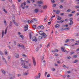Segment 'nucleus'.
Wrapping results in <instances>:
<instances>
[{"label": "nucleus", "mask_w": 79, "mask_h": 79, "mask_svg": "<svg viewBox=\"0 0 79 79\" xmlns=\"http://www.w3.org/2000/svg\"><path fill=\"white\" fill-rule=\"evenodd\" d=\"M60 31H64V28H61L60 29Z\"/></svg>", "instance_id": "obj_64"}, {"label": "nucleus", "mask_w": 79, "mask_h": 79, "mask_svg": "<svg viewBox=\"0 0 79 79\" xmlns=\"http://www.w3.org/2000/svg\"><path fill=\"white\" fill-rule=\"evenodd\" d=\"M5 54H6V55H7V53H8V52L7 51H5Z\"/></svg>", "instance_id": "obj_37"}, {"label": "nucleus", "mask_w": 79, "mask_h": 79, "mask_svg": "<svg viewBox=\"0 0 79 79\" xmlns=\"http://www.w3.org/2000/svg\"><path fill=\"white\" fill-rule=\"evenodd\" d=\"M22 56H25V57H26V56H26V55L25 54H23Z\"/></svg>", "instance_id": "obj_56"}, {"label": "nucleus", "mask_w": 79, "mask_h": 79, "mask_svg": "<svg viewBox=\"0 0 79 79\" xmlns=\"http://www.w3.org/2000/svg\"><path fill=\"white\" fill-rule=\"evenodd\" d=\"M37 21V20H36L35 18L34 19L31 20V21Z\"/></svg>", "instance_id": "obj_32"}, {"label": "nucleus", "mask_w": 79, "mask_h": 79, "mask_svg": "<svg viewBox=\"0 0 79 79\" xmlns=\"http://www.w3.org/2000/svg\"><path fill=\"white\" fill-rule=\"evenodd\" d=\"M72 16H73V15H72V14H69V17Z\"/></svg>", "instance_id": "obj_46"}, {"label": "nucleus", "mask_w": 79, "mask_h": 79, "mask_svg": "<svg viewBox=\"0 0 79 79\" xmlns=\"http://www.w3.org/2000/svg\"><path fill=\"white\" fill-rule=\"evenodd\" d=\"M23 67L26 68V69H27V68H28V67H27V66L26 65L24 66V67Z\"/></svg>", "instance_id": "obj_36"}, {"label": "nucleus", "mask_w": 79, "mask_h": 79, "mask_svg": "<svg viewBox=\"0 0 79 79\" xmlns=\"http://www.w3.org/2000/svg\"><path fill=\"white\" fill-rule=\"evenodd\" d=\"M60 27V25L59 24H56L55 25V27L56 28H57V27Z\"/></svg>", "instance_id": "obj_10"}, {"label": "nucleus", "mask_w": 79, "mask_h": 79, "mask_svg": "<svg viewBox=\"0 0 79 79\" xmlns=\"http://www.w3.org/2000/svg\"><path fill=\"white\" fill-rule=\"evenodd\" d=\"M73 20V18H71L70 19V21H72Z\"/></svg>", "instance_id": "obj_49"}, {"label": "nucleus", "mask_w": 79, "mask_h": 79, "mask_svg": "<svg viewBox=\"0 0 79 79\" xmlns=\"http://www.w3.org/2000/svg\"><path fill=\"white\" fill-rule=\"evenodd\" d=\"M10 79H13V77H12V75H10Z\"/></svg>", "instance_id": "obj_34"}, {"label": "nucleus", "mask_w": 79, "mask_h": 79, "mask_svg": "<svg viewBox=\"0 0 79 79\" xmlns=\"http://www.w3.org/2000/svg\"><path fill=\"white\" fill-rule=\"evenodd\" d=\"M39 10L38 8L35 9L34 10V11L36 13H37L39 12Z\"/></svg>", "instance_id": "obj_6"}, {"label": "nucleus", "mask_w": 79, "mask_h": 79, "mask_svg": "<svg viewBox=\"0 0 79 79\" xmlns=\"http://www.w3.org/2000/svg\"><path fill=\"white\" fill-rule=\"evenodd\" d=\"M19 37H21L22 39H23H23H24V37L22 35H20Z\"/></svg>", "instance_id": "obj_15"}, {"label": "nucleus", "mask_w": 79, "mask_h": 79, "mask_svg": "<svg viewBox=\"0 0 79 79\" xmlns=\"http://www.w3.org/2000/svg\"><path fill=\"white\" fill-rule=\"evenodd\" d=\"M59 7L60 8H63V6H62V5H60L59 6Z\"/></svg>", "instance_id": "obj_35"}, {"label": "nucleus", "mask_w": 79, "mask_h": 79, "mask_svg": "<svg viewBox=\"0 0 79 79\" xmlns=\"http://www.w3.org/2000/svg\"><path fill=\"white\" fill-rule=\"evenodd\" d=\"M37 3L39 4H43V3H44V2H43L40 1L37 2Z\"/></svg>", "instance_id": "obj_12"}, {"label": "nucleus", "mask_w": 79, "mask_h": 79, "mask_svg": "<svg viewBox=\"0 0 79 79\" xmlns=\"http://www.w3.org/2000/svg\"><path fill=\"white\" fill-rule=\"evenodd\" d=\"M70 53L71 55H72V54H74V52H72Z\"/></svg>", "instance_id": "obj_54"}, {"label": "nucleus", "mask_w": 79, "mask_h": 79, "mask_svg": "<svg viewBox=\"0 0 79 79\" xmlns=\"http://www.w3.org/2000/svg\"><path fill=\"white\" fill-rule=\"evenodd\" d=\"M63 67H64V68H68V69L69 68L68 67H67L65 65H63Z\"/></svg>", "instance_id": "obj_24"}, {"label": "nucleus", "mask_w": 79, "mask_h": 79, "mask_svg": "<svg viewBox=\"0 0 79 79\" xmlns=\"http://www.w3.org/2000/svg\"><path fill=\"white\" fill-rule=\"evenodd\" d=\"M23 5H26V2H24Z\"/></svg>", "instance_id": "obj_58"}, {"label": "nucleus", "mask_w": 79, "mask_h": 79, "mask_svg": "<svg viewBox=\"0 0 79 79\" xmlns=\"http://www.w3.org/2000/svg\"><path fill=\"white\" fill-rule=\"evenodd\" d=\"M68 27V24L65 25L64 27Z\"/></svg>", "instance_id": "obj_55"}, {"label": "nucleus", "mask_w": 79, "mask_h": 79, "mask_svg": "<svg viewBox=\"0 0 79 79\" xmlns=\"http://www.w3.org/2000/svg\"><path fill=\"white\" fill-rule=\"evenodd\" d=\"M13 22L16 26H18V23H17L15 22V20H13Z\"/></svg>", "instance_id": "obj_7"}, {"label": "nucleus", "mask_w": 79, "mask_h": 79, "mask_svg": "<svg viewBox=\"0 0 79 79\" xmlns=\"http://www.w3.org/2000/svg\"><path fill=\"white\" fill-rule=\"evenodd\" d=\"M79 8V6H75V8L77 9V8Z\"/></svg>", "instance_id": "obj_27"}, {"label": "nucleus", "mask_w": 79, "mask_h": 79, "mask_svg": "<svg viewBox=\"0 0 79 79\" xmlns=\"http://www.w3.org/2000/svg\"><path fill=\"white\" fill-rule=\"evenodd\" d=\"M0 54L2 56L3 55V54L2 53V52H1L0 53Z\"/></svg>", "instance_id": "obj_62"}, {"label": "nucleus", "mask_w": 79, "mask_h": 79, "mask_svg": "<svg viewBox=\"0 0 79 79\" xmlns=\"http://www.w3.org/2000/svg\"><path fill=\"white\" fill-rule=\"evenodd\" d=\"M4 35V31L3 30H2V38H3Z\"/></svg>", "instance_id": "obj_17"}, {"label": "nucleus", "mask_w": 79, "mask_h": 79, "mask_svg": "<svg viewBox=\"0 0 79 79\" xmlns=\"http://www.w3.org/2000/svg\"><path fill=\"white\" fill-rule=\"evenodd\" d=\"M69 29V28L68 27V28H65L64 29V30H65V31H68Z\"/></svg>", "instance_id": "obj_22"}, {"label": "nucleus", "mask_w": 79, "mask_h": 79, "mask_svg": "<svg viewBox=\"0 0 79 79\" xmlns=\"http://www.w3.org/2000/svg\"><path fill=\"white\" fill-rule=\"evenodd\" d=\"M39 48H37L36 49V51H37V52L39 50Z\"/></svg>", "instance_id": "obj_48"}, {"label": "nucleus", "mask_w": 79, "mask_h": 79, "mask_svg": "<svg viewBox=\"0 0 79 79\" xmlns=\"http://www.w3.org/2000/svg\"><path fill=\"white\" fill-rule=\"evenodd\" d=\"M42 35H43V37L44 38H46V37L47 36V35H46V34L44 33L42 34Z\"/></svg>", "instance_id": "obj_11"}, {"label": "nucleus", "mask_w": 79, "mask_h": 79, "mask_svg": "<svg viewBox=\"0 0 79 79\" xmlns=\"http://www.w3.org/2000/svg\"><path fill=\"white\" fill-rule=\"evenodd\" d=\"M56 14H59L60 13V10H57L56 12Z\"/></svg>", "instance_id": "obj_28"}, {"label": "nucleus", "mask_w": 79, "mask_h": 79, "mask_svg": "<svg viewBox=\"0 0 79 79\" xmlns=\"http://www.w3.org/2000/svg\"><path fill=\"white\" fill-rule=\"evenodd\" d=\"M10 58H11V56H8V60H10Z\"/></svg>", "instance_id": "obj_60"}, {"label": "nucleus", "mask_w": 79, "mask_h": 79, "mask_svg": "<svg viewBox=\"0 0 79 79\" xmlns=\"http://www.w3.org/2000/svg\"><path fill=\"white\" fill-rule=\"evenodd\" d=\"M43 36H39L38 37V39L39 40H41V39H43Z\"/></svg>", "instance_id": "obj_18"}, {"label": "nucleus", "mask_w": 79, "mask_h": 79, "mask_svg": "<svg viewBox=\"0 0 79 79\" xmlns=\"http://www.w3.org/2000/svg\"><path fill=\"white\" fill-rule=\"evenodd\" d=\"M27 2L28 3H30V1H29V0H27Z\"/></svg>", "instance_id": "obj_53"}, {"label": "nucleus", "mask_w": 79, "mask_h": 79, "mask_svg": "<svg viewBox=\"0 0 79 79\" xmlns=\"http://www.w3.org/2000/svg\"><path fill=\"white\" fill-rule=\"evenodd\" d=\"M58 18H57V20H61V18L60 17V16H58Z\"/></svg>", "instance_id": "obj_20"}, {"label": "nucleus", "mask_w": 79, "mask_h": 79, "mask_svg": "<svg viewBox=\"0 0 79 79\" xmlns=\"http://www.w3.org/2000/svg\"><path fill=\"white\" fill-rule=\"evenodd\" d=\"M44 56H45V55H43V56H42V60H44Z\"/></svg>", "instance_id": "obj_45"}, {"label": "nucleus", "mask_w": 79, "mask_h": 79, "mask_svg": "<svg viewBox=\"0 0 79 79\" xmlns=\"http://www.w3.org/2000/svg\"><path fill=\"white\" fill-rule=\"evenodd\" d=\"M44 33L43 32V31H40L39 32V34H40V35H42V34H44Z\"/></svg>", "instance_id": "obj_14"}, {"label": "nucleus", "mask_w": 79, "mask_h": 79, "mask_svg": "<svg viewBox=\"0 0 79 79\" xmlns=\"http://www.w3.org/2000/svg\"><path fill=\"white\" fill-rule=\"evenodd\" d=\"M64 13H61L60 14V15H61V16H64Z\"/></svg>", "instance_id": "obj_38"}, {"label": "nucleus", "mask_w": 79, "mask_h": 79, "mask_svg": "<svg viewBox=\"0 0 79 79\" xmlns=\"http://www.w3.org/2000/svg\"><path fill=\"white\" fill-rule=\"evenodd\" d=\"M38 27H39L41 29H44V26H43V25L39 26H38Z\"/></svg>", "instance_id": "obj_13"}, {"label": "nucleus", "mask_w": 79, "mask_h": 79, "mask_svg": "<svg viewBox=\"0 0 79 79\" xmlns=\"http://www.w3.org/2000/svg\"><path fill=\"white\" fill-rule=\"evenodd\" d=\"M27 22L29 24V23H33L34 21H31V20L30 21V20H29L27 21Z\"/></svg>", "instance_id": "obj_19"}, {"label": "nucleus", "mask_w": 79, "mask_h": 79, "mask_svg": "<svg viewBox=\"0 0 79 79\" xmlns=\"http://www.w3.org/2000/svg\"><path fill=\"white\" fill-rule=\"evenodd\" d=\"M13 20H15V16H13Z\"/></svg>", "instance_id": "obj_61"}, {"label": "nucleus", "mask_w": 79, "mask_h": 79, "mask_svg": "<svg viewBox=\"0 0 79 79\" xmlns=\"http://www.w3.org/2000/svg\"><path fill=\"white\" fill-rule=\"evenodd\" d=\"M77 55H75L73 56V58H77Z\"/></svg>", "instance_id": "obj_43"}, {"label": "nucleus", "mask_w": 79, "mask_h": 79, "mask_svg": "<svg viewBox=\"0 0 79 79\" xmlns=\"http://www.w3.org/2000/svg\"><path fill=\"white\" fill-rule=\"evenodd\" d=\"M36 26V25H33L32 27L33 28V29H35V27Z\"/></svg>", "instance_id": "obj_39"}, {"label": "nucleus", "mask_w": 79, "mask_h": 79, "mask_svg": "<svg viewBox=\"0 0 79 79\" xmlns=\"http://www.w3.org/2000/svg\"><path fill=\"white\" fill-rule=\"evenodd\" d=\"M71 11V10L68 9L67 10V12H70Z\"/></svg>", "instance_id": "obj_50"}, {"label": "nucleus", "mask_w": 79, "mask_h": 79, "mask_svg": "<svg viewBox=\"0 0 79 79\" xmlns=\"http://www.w3.org/2000/svg\"><path fill=\"white\" fill-rule=\"evenodd\" d=\"M50 76V74H48L47 76V77H49Z\"/></svg>", "instance_id": "obj_52"}, {"label": "nucleus", "mask_w": 79, "mask_h": 79, "mask_svg": "<svg viewBox=\"0 0 79 79\" xmlns=\"http://www.w3.org/2000/svg\"><path fill=\"white\" fill-rule=\"evenodd\" d=\"M12 26V22L11 21H10V23L9 24V28L11 29V26Z\"/></svg>", "instance_id": "obj_9"}, {"label": "nucleus", "mask_w": 79, "mask_h": 79, "mask_svg": "<svg viewBox=\"0 0 79 79\" xmlns=\"http://www.w3.org/2000/svg\"><path fill=\"white\" fill-rule=\"evenodd\" d=\"M56 4L53 5V6L54 7H56Z\"/></svg>", "instance_id": "obj_59"}, {"label": "nucleus", "mask_w": 79, "mask_h": 79, "mask_svg": "<svg viewBox=\"0 0 79 79\" xmlns=\"http://www.w3.org/2000/svg\"><path fill=\"white\" fill-rule=\"evenodd\" d=\"M47 6H43V9H47Z\"/></svg>", "instance_id": "obj_26"}, {"label": "nucleus", "mask_w": 79, "mask_h": 79, "mask_svg": "<svg viewBox=\"0 0 79 79\" xmlns=\"http://www.w3.org/2000/svg\"><path fill=\"white\" fill-rule=\"evenodd\" d=\"M41 74L40 73H39L38 74V76H35V79H40V75Z\"/></svg>", "instance_id": "obj_3"}, {"label": "nucleus", "mask_w": 79, "mask_h": 79, "mask_svg": "<svg viewBox=\"0 0 79 79\" xmlns=\"http://www.w3.org/2000/svg\"><path fill=\"white\" fill-rule=\"evenodd\" d=\"M30 37V39H31L32 37V34L31 33H30L29 34Z\"/></svg>", "instance_id": "obj_16"}, {"label": "nucleus", "mask_w": 79, "mask_h": 79, "mask_svg": "<svg viewBox=\"0 0 79 79\" xmlns=\"http://www.w3.org/2000/svg\"><path fill=\"white\" fill-rule=\"evenodd\" d=\"M4 23L5 24V25L6 26V21H4Z\"/></svg>", "instance_id": "obj_51"}, {"label": "nucleus", "mask_w": 79, "mask_h": 79, "mask_svg": "<svg viewBox=\"0 0 79 79\" xmlns=\"http://www.w3.org/2000/svg\"><path fill=\"white\" fill-rule=\"evenodd\" d=\"M15 58H18L19 57V54L15 53Z\"/></svg>", "instance_id": "obj_8"}, {"label": "nucleus", "mask_w": 79, "mask_h": 79, "mask_svg": "<svg viewBox=\"0 0 79 79\" xmlns=\"http://www.w3.org/2000/svg\"><path fill=\"white\" fill-rule=\"evenodd\" d=\"M70 58H71V56H69L68 57H67V59H68V60H69Z\"/></svg>", "instance_id": "obj_57"}, {"label": "nucleus", "mask_w": 79, "mask_h": 79, "mask_svg": "<svg viewBox=\"0 0 79 79\" xmlns=\"http://www.w3.org/2000/svg\"><path fill=\"white\" fill-rule=\"evenodd\" d=\"M51 2L52 3H55V1L54 0H51Z\"/></svg>", "instance_id": "obj_41"}, {"label": "nucleus", "mask_w": 79, "mask_h": 79, "mask_svg": "<svg viewBox=\"0 0 79 79\" xmlns=\"http://www.w3.org/2000/svg\"><path fill=\"white\" fill-rule=\"evenodd\" d=\"M48 17L47 15L44 18V21L45 22V20H47V19Z\"/></svg>", "instance_id": "obj_29"}, {"label": "nucleus", "mask_w": 79, "mask_h": 79, "mask_svg": "<svg viewBox=\"0 0 79 79\" xmlns=\"http://www.w3.org/2000/svg\"><path fill=\"white\" fill-rule=\"evenodd\" d=\"M75 11L73 10L71 13H75Z\"/></svg>", "instance_id": "obj_63"}, {"label": "nucleus", "mask_w": 79, "mask_h": 79, "mask_svg": "<svg viewBox=\"0 0 79 79\" xmlns=\"http://www.w3.org/2000/svg\"><path fill=\"white\" fill-rule=\"evenodd\" d=\"M32 58L34 65V66H35L36 65V62L35 61V58L34 57H33Z\"/></svg>", "instance_id": "obj_2"}, {"label": "nucleus", "mask_w": 79, "mask_h": 79, "mask_svg": "<svg viewBox=\"0 0 79 79\" xmlns=\"http://www.w3.org/2000/svg\"><path fill=\"white\" fill-rule=\"evenodd\" d=\"M73 24V21H70V23H69V25H72Z\"/></svg>", "instance_id": "obj_23"}, {"label": "nucleus", "mask_w": 79, "mask_h": 79, "mask_svg": "<svg viewBox=\"0 0 79 79\" xmlns=\"http://www.w3.org/2000/svg\"><path fill=\"white\" fill-rule=\"evenodd\" d=\"M31 39L32 41H35V42H37V39L36 37L35 36H34L33 37L31 38Z\"/></svg>", "instance_id": "obj_1"}, {"label": "nucleus", "mask_w": 79, "mask_h": 79, "mask_svg": "<svg viewBox=\"0 0 79 79\" xmlns=\"http://www.w3.org/2000/svg\"><path fill=\"white\" fill-rule=\"evenodd\" d=\"M2 73L3 74H5L6 73V72L4 70L2 71Z\"/></svg>", "instance_id": "obj_44"}, {"label": "nucleus", "mask_w": 79, "mask_h": 79, "mask_svg": "<svg viewBox=\"0 0 79 79\" xmlns=\"http://www.w3.org/2000/svg\"><path fill=\"white\" fill-rule=\"evenodd\" d=\"M27 74H28V73H24V75L25 76H27Z\"/></svg>", "instance_id": "obj_33"}, {"label": "nucleus", "mask_w": 79, "mask_h": 79, "mask_svg": "<svg viewBox=\"0 0 79 79\" xmlns=\"http://www.w3.org/2000/svg\"><path fill=\"white\" fill-rule=\"evenodd\" d=\"M55 56H59V55H58V54H57V53H56L55 55H54Z\"/></svg>", "instance_id": "obj_40"}, {"label": "nucleus", "mask_w": 79, "mask_h": 79, "mask_svg": "<svg viewBox=\"0 0 79 79\" xmlns=\"http://www.w3.org/2000/svg\"><path fill=\"white\" fill-rule=\"evenodd\" d=\"M55 52H58V50L57 49H55Z\"/></svg>", "instance_id": "obj_42"}, {"label": "nucleus", "mask_w": 79, "mask_h": 79, "mask_svg": "<svg viewBox=\"0 0 79 79\" xmlns=\"http://www.w3.org/2000/svg\"><path fill=\"white\" fill-rule=\"evenodd\" d=\"M3 11H4V12H5L6 13H8V12L6 11V10H5V9H3Z\"/></svg>", "instance_id": "obj_31"}, {"label": "nucleus", "mask_w": 79, "mask_h": 79, "mask_svg": "<svg viewBox=\"0 0 79 79\" xmlns=\"http://www.w3.org/2000/svg\"><path fill=\"white\" fill-rule=\"evenodd\" d=\"M69 39H66L65 41V42L66 43H68V42H69Z\"/></svg>", "instance_id": "obj_25"}, {"label": "nucleus", "mask_w": 79, "mask_h": 79, "mask_svg": "<svg viewBox=\"0 0 79 79\" xmlns=\"http://www.w3.org/2000/svg\"><path fill=\"white\" fill-rule=\"evenodd\" d=\"M64 20H62L61 21H60V23H63V22H64Z\"/></svg>", "instance_id": "obj_47"}, {"label": "nucleus", "mask_w": 79, "mask_h": 79, "mask_svg": "<svg viewBox=\"0 0 79 79\" xmlns=\"http://www.w3.org/2000/svg\"><path fill=\"white\" fill-rule=\"evenodd\" d=\"M61 50L63 52H68V51L66 50H64V49L63 48V47H62L61 48Z\"/></svg>", "instance_id": "obj_5"}, {"label": "nucleus", "mask_w": 79, "mask_h": 79, "mask_svg": "<svg viewBox=\"0 0 79 79\" xmlns=\"http://www.w3.org/2000/svg\"><path fill=\"white\" fill-rule=\"evenodd\" d=\"M7 32V28H6V29L5 31V32H4V34L5 35H6V34Z\"/></svg>", "instance_id": "obj_21"}, {"label": "nucleus", "mask_w": 79, "mask_h": 79, "mask_svg": "<svg viewBox=\"0 0 79 79\" xmlns=\"http://www.w3.org/2000/svg\"><path fill=\"white\" fill-rule=\"evenodd\" d=\"M77 61H78V60H75L74 62V63H77Z\"/></svg>", "instance_id": "obj_30"}, {"label": "nucleus", "mask_w": 79, "mask_h": 79, "mask_svg": "<svg viewBox=\"0 0 79 79\" xmlns=\"http://www.w3.org/2000/svg\"><path fill=\"white\" fill-rule=\"evenodd\" d=\"M25 28V29H24V31H26L27 29H28V25L27 24L26 26H25L24 27Z\"/></svg>", "instance_id": "obj_4"}]
</instances>
